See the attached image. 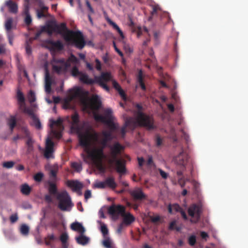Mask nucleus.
<instances>
[{
  "instance_id": "nucleus-41",
  "label": "nucleus",
  "mask_w": 248,
  "mask_h": 248,
  "mask_svg": "<svg viewBox=\"0 0 248 248\" xmlns=\"http://www.w3.org/2000/svg\"><path fill=\"white\" fill-rule=\"evenodd\" d=\"M31 191L30 187L26 184H23L21 186V192L25 195H28Z\"/></svg>"
},
{
  "instance_id": "nucleus-11",
  "label": "nucleus",
  "mask_w": 248,
  "mask_h": 248,
  "mask_svg": "<svg viewBox=\"0 0 248 248\" xmlns=\"http://www.w3.org/2000/svg\"><path fill=\"white\" fill-rule=\"evenodd\" d=\"M81 80L87 85H93L95 83H106L111 80V75L109 72H102L100 76H95L94 79H92L88 75H84L81 78Z\"/></svg>"
},
{
  "instance_id": "nucleus-48",
  "label": "nucleus",
  "mask_w": 248,
  "mask_h": 248,
  "mask_svg": "<svg viewBox=\"0 0 248 248\" xmlns=\"http://www.w3.org/2000/svg\"><path fill=\"white\" fill-rule=\"evenodd\" d=\"M178 176L179 177L178 180V183L181 186V187H184L186 185V180L184 178L183 174L182 176ZM186 181H188V180L186 179Z\"/></svg>"
},
{
  "instance_id": "nucleus-62",
  "label": "nucleus",
  "mask_w": 248,
  "mask_h": 248,
  "mask_svg": "<svg viewBox=\"0 0 248 248\" xmlns=\"http://www.w3.org/2000/svg\"><path fill=\"white\" fill-rule=\"evenodd\" d=\"M158 170L159 171L160 175L163 179H166L167 178L168 176V174L162 170L161 169H158Z\"/></svg>"
},
{
  "instance_id": "nucleus-52",
  "label": "nucleus",
  "mask_w": 248,
  "mask_h": 248,
  "mask_svg": "<svg viewBox=\"0 0 248 248\" xmlns=\"http://www.w3.org/2000/svg\"><path fill=\"white\" fill-rule=\"evenodd\" d=\"M133 32H135L137 34V36L139 38L142 35V29L140 26H138L137 28H134Z\"/></svg>"
},
{
  "instance_id": "nucleus-46",
  "label": "nucleus",
  "mask_w": 248,
  "mask_h": 248,
  "mask_svg": "<svg viewBox=\"0 0 248 248\" xmlns=\"http://www.w3.org/2000/svg\"><path fill=\"white\" fill-rule=\"evenodd\" d=\"M13 23V19L11 17L8 18L5 24V29L7 31H10L12 29V25Z\"/></svg>"
},
{
  "instance_id": "nucleus-42",
  "label": "nucleus",
  "mask_w": 248,
  "mask_h": 248,
  "mask_svg": "<svg viewBox=\"0 0 248 248\" xmlns=\"http://www.w3.org/2000/svg\"><path fill=\"white\" fill-rule=\"evenodd\" d=\"M101 223V227H100V231L102 232L103 236L104 238H106V237H108L107 235L108 233V230L107 228V226L106 224H105L103 223Z\"/></svg>"
},
{
  "instance_id": "nucleus-61",
  "label": "nucleus",
  "mask_w": 248,
  "mask_h": 248,
  "mask_svg": "<svg viewBox=\"0 0 248 248\" xmlns=\"http://www.w3.org/2000/svg\"><path fill=\"white\" fill-rule=\"evenodd\" d=\"M50 82H51V79L48 71L46 70L45 73V83Z\"/></svg>"
},
{
  "instance_id": "nucleus-27",
  "label": "nucleus",
  "mask_w": 248,
  "mask_h": 248,
  "mask_svg": "<svg viewBox=\"0 0 248 248\" xmlns=\"http://www.w3.org/2000/svg\"><path fill=\"white\" fill-rule=\"evenodd\" d=\"M131 195L136 200H142L146 198V195L140 189H137L132 191Z\"/></svg>"
},
{
  "instance_id": "nucleus-23",
  "label": "nucleus",
  "mask_w": 248,
  "mask_h": 248,
  "mask_svg": "<svg viewBox=\"0 0 248 248\" xmlns=\"http://www.w3.org/2000/svg\"><path fill=\"white\" fill-rule=\"evenodd\" d=\"M123 217V223L125 225H129L132 223L135 220V217L130 213H124L122 216Z\"/></svg>"
},
{
  "instance_id": "nucleus-18",
  "label": "nucleus",
  "mask_w": 248,
  "mask_h": 248,
  "mask_svg": "<svg viewBox=\"0 0 248 248\" xmlns=\"http://www.w3.org/2000/svg\"><path fill=\"white\" fill-rule=\"evenodd\" d=\"M62 121L61 118L58 119L57 120H50V127L52 128L54 125L57 126L59 129L60 131H62L63 129V127L62 125ZM54 134L58 138L61 137V131L57 132L56 131H53Z\"/></svg>"
},
{
  "instance_id": "nucleus-26",
  "label": "nucleus",
  "mask_w": 248,
  "mask_h": 248,
  "mask_svg": "<svg viewBox=\"0 0 248 248\" xmlns=\"http://www.w3.org/2000/svg\"><path fill=\"white\" fill-rule=\"evenodd\" d=\"M55 181H48L47 182L48 184V190L49 194L51 195H55L57 196V194L60 192H58V189L57 188L56 185L55 184Z\"/></svg>"
},
{
  "instance_id": "nucleus-14",
  "label": "nucleus",
  "mask_w": 248,
  "mask_h": 248,
  "mask_svg": "<svg viewBox=\"0 0 248 248\" xmlns=\"http://www.w3.org/2000/svg\"><path fill=\"white\" fill-rule=\"evenodd\" d=\"M125 211V208L122 205L112 204L108 208V213L113 220H117L120 216H122Z\"/></svg>"
},
{
  "instance_id": "nucleus-37",
  "label": "nucleus",
  "mask_w": 248,
  "mask_h": 248,
  "mask_svg": "<svg viewBox=\"0 0 248 248\" xmlns=\"http://www.w3.org/2000/svg\"><path fill=\"white\" fill-rule=\"evenodd\" d=\"M58 170V168L57 166H54L53 168L50 170L49 176L51 179V181H56V176Z\"/></svg>"
},
{
  "instance_id": "nucleus-40",
  "label": "nucleus",
  "mask_w": 248,
  "mask_h": 248,
  "mask_svg": "<svg viewBox=\"0 0 248 248\" xmlns=\"http://www.w3.org/2000/svg\"><path fill=\"white\" fill-rule=\"evenodd\" d=\"M23 135L21 136L22 139H29L31 138L30 132L26 127H22L21 129Z\"/></svg>"
},
{
  "instance_id": "nucleus-2",
  "label": "nucleus",
  "mask_w": 248,
  "mask_h": 248,
  "mask_svg": "<svg viewBox=\"0 0 248 248\" xmlns=\"http://www.w3.org/2000/svg\"><path fill=\"white\" fill-rule=\"evenodd\" d=\"M136 108V109L134 111L135 118L130 117L127 119L125 122V125L121 129L122 137H124L126 133V127H129L132 129H134L138 125L147 127L149 128L153 127V123L151 118L142 112V106L139 104H137Z\"/></svg>"
},
{
  "instance_id": "nucleus-38",
  "label": "nucleus",
  "mask_w": 248,
  "mask_h": 248,
  "mask_svg": "<svg viewBox=\"0 0 248 248\" xmlns=\"http://www.w3.org/2000/svg\"><path fill=\"white\" fill-rule=\"evenodd\" d=\"M21 108L22 111L24 113L28 114L31 118H32L33 116L35 115L34 113L33 110L30 108L26 107L25 104L21 105Z\"/></svg>"
},
{
  "instance_id": "nucleus-34",
  "label": "nucleus",
  "mask_w": 248,
  "mask_h": 248,
  "mask_svg": "<svg viewBox=\"0 0 248 248\" xmlns=\"http://www.w3.org/2000/svg\"><path fill=\"white\" fill-rule=\"evenodd\" d=\"M182 208L178 204H170L168 206V212L170 214H172L174 212H179Z\"/></svg>"
},
{
  "instance_id": "nucleus-45",
  "label": "nucleus",
  "mask_w": 248,
  "mask_h": 248,
  "mask_svg": "<svg viewBox=\"0 0 248 248\" xmlns=\"http://www.w3.org/2000/svg\"><path fill=\"white\" fill-rule=\"evenodd\" d=\"M28 99L30 103L35 102L36 100L35 95L34 93L31 90L28 95Z\"/></svg>"
},
{
  "instance_id": "nucleus-21",
  "label": "nucleus",
  "mask_w": 248,
  "mask_h": 248,
  "mask_svg": "<svg viewBox=\"0 0 248 248\" xmlns=\"http://www.w3.org/2000/svg\"><path fill=\"white\" fill-rule=\"evenodd\" d=\"M76 242L80 245L85 246L90 242V238L85 236L84 233L80 234L75 238Z\"/></svg>"
},
{
  "instance_id": "nucleus-20",
  "label": "nucleus",
  "mask_w": 248,
  "mask_h": 248,
  "mask_svg": "<svg viewBox=\"0 0 248 248\" xmlns=\"http://www.w3.org/2000/svg\"><path fill=\"white\" fill-rule=\"evenodd\" d=\"M5 6L8 9L9 12L13 14H16L18 12L17 4L12 0H7L5 2Z\"/></svg>"
},
{
  "instance_id": "nucleus-10",
  "label": "nucleus",
  "mask_w": 248,
  "mask_h": 248,
  "mask_svg": "<svg viewBox=\"0 0 248 248\" xmlns=\"http://www.w3.org/2000/svg\"><path fill=\"white\" fill-rule=\"evenodd\" d=\"M56 199L59 201L58 207L61 211H70L74 206L71 199L66 191L58 193Z\"/></svg>"
},
{
  "instance_id": "nucleus-33",
  "label": "nucleus",
  "mask_w": 248,
  "mask_h": 248,
  "mask_svg": "<svg viewBox=\"0 0 248 248\" xmlns=\"http://www.w3.org/2000/svg\"><path fill=\"white\" fill-rule=\"evenodd\" d=\"M106 20H107L108 23L110 25L112 26V27L118 31V32L119 33L120 36L122 38H124V35L123 34V32L122 31V30L120 29V28L118 27V26L108 17H107Z\"/></svg>"
},
{
  "instance_id": "nucleus-9",
  "label": "nucleus",
  "mask_w": 248,
  "mask_h": 248,
  "mask_svg": "<svg viewBox=\"0 0 248 248\" xmlns=\"http://www.w3.org/2000/svg\"><path fill=\"white\" fill-rule=\"evenodd\" d=\"M112 110L110 108H107L104 110L105 116L101 114L95 113L94 114V118L97 122H101L106 124L109 128L108 131H113L118 129V125L115 124L112 120L111 114Z\"/></svg>"
},
{
  "instance_id": "nucleus-32",
  "label": "nucleus",
  "mask_w": 248,
  "mask_h": 248,
  "mask_svg": "<svg viewBox=\"0 0 248 248\" xmlns=\"http://www.w3.org/2000/svg\"><path fill=\"white\" fill-rule=\"evenodd\" d=\"M34 140H32V137L27 139L26 141V145L27 146V153L30 154L34 150L33 144Z\"/></svg>"
},
{
  "instance_id": "nucleus-30",
  "label": "nucleus",
  "mask_w": 248,
  "mask_h": 248,
  "mask_svg": "<svg viewBox=\"0 0 248 248\" xmlns=\"http://www.w3.org/2000/svg\"><path fill=\"white\" fill-rule=\"evenodd\" d=\"M137 79L142 90L145 91L146 90V86L143 82V75L141 70H139Z\"/></svg>"
},
{
  "instance_id": "nucleus-4",
  "label": "nucleus",
  "mask_w": 248,
  "mask_h": 248,
  "mask_svg": "<svg viewBox=\"0 0 248 248\" xmlns=\"http://www.w3.org/2000/svg\"><path fill=\"white\" fill-rule=\"evenodd\" d=\"M72 92L71 100L77 97L81 98V104L85 108L98 110L100 108L101 102L98 95H94L88 99L86 97L89 94L88 91H85L78 88Z\"/></svg>"
},
{
  "instance_id": "nucleus-7",
  "label": "nucleus",
  "mask_w": 248,
  "mask_h": 248,
  "mask_svg": "<svg viewBox=\"0 0 248 248\" xmlns=\"http://www.w3.org/2000/svg\"><path fill=\"white\" fill-rule=\"evenodd\" d=\"M70 62L76 64L78 62V60L72 54L67 61H65L63 58L57 59L53 57L51 61L52 70L58 74L65 72L70 66Z\"/></svg>"
},
{
  "instance_id": "nucleus-28",
  "label": "nucleus",
  "mask_w": 248,
  "mask_h": 248,
  "mask_svg": "<svg viewBox=\"0 0 248 248\" xmlns=\"http://www.w3.org/2000/svg\"><path fill=\"white\" fill-rule=\"evenodd\" d=\"M104 181L106 187H108L112 189H114L117 187V185L113 177H108Z\"/></svg>"
},
{
  "instance_id": "nucleus-59",
  "label": "nucleus",
  "mask_w": 248,
  "mask_h": 248,
  "mask_svg": "<svg viewBox=\"0 0 248 248\" xmlns=\"http://www.w3.org/2000/svg\"><path fill=\"white\" fill-rule=\"evenodd\" d=\"M51 82L45 83V90L47 93H50L51 91Z\"/></svg>"
},
{
  "instance_id": "nucleus-44",
  "label": "nucleus",
  "mask_w": 248,
  "mask_h": 248,
  "mask_svg": "<svg viewBox=\"0 0 248 248\" xmlns=\"http://www.w3.org/2000/svg\"><path fill=\"white\" fill-rule=\"evenodd\" d=\"M31 39L27 40L26 42V51L28 55H31Z\"/></svg>"
},
{
  "instance_id": "nucleus-31",
  "label": "nucleus",
  "mask_w": 248,
  "mask_h": 248,
  "mask_svg": "<svg viewBox=\"0 0 248 248\" xmlns=\"http://www.w3.org/2000/svg\"><path fill=\"white\" fill-rule=\"evenodd\" d=\"M41 28L43 32H47L49 35H51L53 32H56L54 24H48L46 26H42Z\"/></svg>"
},
{
  "instance_id": "nucleus-51",
  "label": "nucleus",
  "mask_w": 248,
  "mask_h": 248,
  "mask_svg": "<svg viewBox=\"0 0 248 248\" xmlns=\"http://www.w3.org/2000/svg\"><path fill=\"white\" fill-rule=\"evenodd\" d=\"M17 97L19 102L23 104H25V98L23 93L20 91H18L17 93Z\"/></svg>"
},
{
  "instance_id": "nucleus-54",
  "label": "nucleus",
  "mask_w": 248,
  "mask_h": 248,
  "mask_svg": "<svg viewBox=\"0 0 248 248\" xmlns=\"http://www.w3.org/2000/svg\"><path fill=\"white\" fill-rule=\"evenodd\" d=\"M68 235L66 233H62L60 236V240L62 243L67 242Z\"/></svg>"
},
{
  "instance_id": "nucleus-6",
  "label": "nucleus",
  "mask_w": 248,
  "mask_h": 248,
  "mask_svg": "<svg viewBox=\"0 0 248 248\" xmlns=\"http://www.w3.org/2000/svg\"><path fill=\"white\" fill-rule=\"evenodd\" d=\"M123 149V146L119 142L114 143L110 147L112 158L108 160V163L114 165L117 172L121 174L126 172L125 161L124 159H117V157Z\"/></svg>"
},
{
  "instance_id": "nucleus-22",
  "label": "nucleus",
  "mask_w": 248,
  "mask_h": 248,
  "mask_svg": "<svg viewBox=\"0 0 248 248\" xmlns=\"http://www.w3.org/2000/svg\"><path fill=\"white\" fill-rule=\"evenodd\" d=\"M40 9L36 10L37 17L38 18H46L48 17L49 14L47 13L48 8L45 6H41Z\"/></svg>"
},
{
  "instance_id": "nucleus-12",
  "label": "nucleus",
  "mask_w": 248,
  "mask_h": 248,
  "mask_svg": "<svg viewBox=\"0 0 248 248\" xmlns=\"http://www.w3.org/2000/svg\"><path fill=\"white\" fill-rule=\"evenodd\" d=\"M156 71L158 75V79L157 80L159 86V88H165L169 89L170 86L169 83L171 80V77L167 73L164 72L161 67H157L156 65Z\"/></svg>"
},
{
  "instance_id": "nucleus-13",
  "label": "nucleus",
  "mask_w": 248,
  "mask_h": 248,
  "mask_svg": "<svg viewBox=\"0 0 248 248\" xmlns=\"http://www.w3.org/2000/svg\"><path fill=\"white\" fill-rule=\"evenodd\" d=\"M188 215L191 217L190 221L193 223L198 222L200 219L202 213V208L200 205L197 204H191L187 210Z\"/></svg>"
},
{
  "instance_id": "nucleus-63",
  "label": "nucleus",
  "mask_w": 248,
  "mask_h": 248,
  "mask_svg": "<svg viewBox=\"0 0 248 248\" xmlns=\"http://www.w3.org/2000/svg\"><path fill=\"white\" fill-rule=\"evenodd\" d=\"M100 86H101L102 88H103L104 89H105L106 91L108 92L109 91V87L106 84V83L104 82H100V83H97Z\"/></svg>"
},
{
  "instance_id": "nucleus-56",
  "label": "nucleus",
  "mask_w": 248,
  "mask_h": 248,
  "mask_svg": "<svg viewBox=\"0 0 248 248\" xmlns=\"http://www.w3.org/2000/svg\"><path fill=\"white\" fill-rule=\"evenodd\" d=\"M18 219V217L17 213L12 215L10 217V220L11 223L16 222Z\"/></svg>"
},
{
  "instance_id": "nucleus-19",
  "label": "nucleus",
  "mask_w": 248,
  "mask_h": 248,
  "mask_svg": "<svg viewBox=\"0 0 248 248\" xmlns=\"http://www.w3.org/2000/svg\"><path fill=\"white\" fill-rule=\"evenodd\" d=\"M102 135L103 136V138L101 141V144L102 145V147L101 148H103L104 149L105 147L107 146L108 142L113 139L114 137L111 131H103Z\"/></svg>"
},
{
  "instance_id": "nucleus-15",
  "label": "nucleus",
  "mask_w": 248,
  "mask_h": 248,
  "mask_svg": "<svg viewBox=\"0 0 248 248\" xmlns=\"http://www.w3.org/2000/svg\"><path fill=\"white\" fill-rule=\"evenodd\" d=\"M45 47L51 51H61L64 48L62 43L60 40L54 41L51 39H47L45 41Z\"/></svg>"
},
{
  "instance_id": "nucleus-1",
  "label": "nucleus",
  "mask_w": 248,
  "mask_h": 248,
  "mask_svg": "<svg viewBox=\"0 0 248 248\" xmlns=\"http://www.w3.org/2000/svg\"><path fill=\"white\" fill-rule=\"evenodd\" d=\"M71 129L78 134L81 146H87L91 142L98 141L99 136L97 132L90 129L82 131V127L79 125V116L77 112L71 116Z\"/></svg>"
},
{
  "instance_id": "nucleus-36",
  "label": "nucleus",
  "mask_w": 248,
  "mask_h": 248,
  "mask_svg": "<svg viewBox=\"0 0 248 248\" xmlns=\"http://www.w3.org/2000/svg\"><path fill=\"white\" fill-rule=\"evenodd\" d=\"M32 121L31 122V124L35 127L37 129H40L42 128V125L38 117L35 115L31 118Z\"/></svg>"
},
{
  "instance_id": "nucleus-17",
  "label": "nucleus",
  "mask_w": 248,
  "mask_h": 248,
  "mask_svg": "<svg viewBox=\"0 0 248 248\" xmlns=\"http://www.w3.org/2000/svg\"><path fill=\"white\" fill-rule=\"evenodd\" d=\"M54 143L50 139L48 138L46 140V147L44 152V156L47 159L54 158Z\"/></svg>"
},
{
  "instance_id": "nucleus-43",
  "label": "nucleus",
  "mask_w": 248,
  "mask_h": 248,
  "mask_svg": "<svg viewBox=\"0 0 248 248\" xmlns=\"http://www.w3.org/2000/svg\"><path fill=\"white\" fill-rule=\"evenodd\" d=\"M21 233L23 235H27L29 233V227L26 224H22L20 229Z\"/></svg>"
},
{
  "instance_id": "nucleus-35",
  "label": "nucleus",
  "mask_w": 248,
  "mask_h": 248,
  "mask_svg": "<svg viewBox=\"0 0 248 248\" xmlns=\"http://www.w3.org/2000/svg\"><path fill=\"white\" fill-rule=\"evenodd\" d=\"M71 74L73 77H77L78 76H79V80L84 83V82L81 80V78L82 77V75H87L86 74L82 73V72H80L78 68V67L76 66H74L71 71Z\"/></svg>"
},
{
  "instance_id": "nucleus-24",
  "label": "nucleus",
  "mask_w": 248,
  "mask_h": 248,
  "mask_svg": "<svg viewBox=\"0 0 248 248\" xmlns=\"http://www.w3.org/2000/svg\"><path fill=\"white\" fill-rule=\"evenodd\" d=\"M67 185L68 186L73 188V190L75 191L80 190L83 186L82 184L77 180L68 181Z\"/></svg>"
},
{
  "instance_id": "nucleus-3",
  "label": "nucleus",
  "mask_w": 248,
  "mask_h": 248,
  "mask_svg": "<svg viewBox=\"0 0 248 248\" xmlns=\"http://www.w3.org/2000/svg\"><path fill=\"white\" fill-rule=\"evenodd\" d=\"M54 25L56 32L62 34V32H67L64 36V39L66 42L79 49L84 47L86 42L80 32L68 30L65 23H62L60 25Z\"/></svg>"
},
{
  "instance_id": "nucleus-58",
  "label": "nucleus",
  "mask_w": 248,
  "mask_h": 248,
  "mask_svg": "<svg viewBox=\"0 0 248 248\" xmlns=\"http://www.w3.org/2000/svg\"><path fill=\"white\" fill-rule=\"evenodd\" d=\"M95 62L96 63L95 68L96 70L98 71H101L102 70V64L100 61L98 59H96Z\"/></svg>"
},
{
  "instance_id": "nucleus-16",
  "label": "nucleus",
  "mask_w": 248,
  "mask_h": 248,
  "mask_svg": "<svg viewBox=\"0 0 248 248\" xmlns=\"http://www.w3.org/2000/svg\"><path fill=\"white\" fill-rule=\"evenodd\" d=\"M156 16H159L160 26H165L170 22V18L169 13L166 12H159L160 9L159 6L156 4Z\"/></svg>"
},
{
  "instance_id": "nucleus-49",
  "label": "nucleus",
  "mask_w": 248,
  "mask_h": 248,
  "mask_svg": "<svg viewBox=\"0 0 248 248\" xmlns=\"http://www.w3.org/2000/svg\"><path fill=\"white\" fill-rule=\"evenodd\" d=\"M94 187L97 188H102V189L106 188V186H105V181L96 182L94 184Z\"/></svg>"
},
{
  "instance_id": "nucleus-5",
  "label": "nucleus",
  "mask_w": 248,
  "mask_h": 248,
  "mask_svg": "<svg viewBox=\"0 0 248 248\" xmlns=\"http://www.w3.org/2000/svg\"><path fill=\"white\" fill-rule=\"evenodd\" d=\"M95 142H91L87 146H82L84 151L88 154L89 156L93 160L96 168L101 172H104L106 167L103 163V160L105 157L103 152V148L95 147L91 150L92 145Z\"/></svg>"
},
{
  "instance_id": "nucleus-47",
  "label": "nucleus",
  "mask_w": 248,
  "mask_h": 248,
  "mask_svg": "<svg viewBox=\"0 0 248 248\" xmlns=\"http://www.w3.org/2000/svg\"><path fill=\"white\" fill-rule=\"evenodd\" d=\"M71 167L77 172H80L82 170L81 165L77 162H73Z\"/></svg>"
},
{
  "instance_id": "nucleus-64",
  "label": "nucleus",
  "mask_w": 248,
  "mask_h": 248,
  "mask_svg": "<svg viewBox=\"0 0 248 248\" xmlns=\"http://www.w3.org/2000/svg\"><path fill=\"white\" fill-rule=\"evenodd\" d=\"M92 194L90 190H87L85 192L84 197L85 199L87 201V200L91 197Z\"/></svg>"
},
{
  "instance_id": "nucleus-57",
  "label": "nucleus",
  "mask_w": 248,
  "mask_h": 248,
  "mask_svg": "<svg viewBox=\"0 0 248 248\" xmlns=\"http://www.w3.org/2000/svg\"><path fill=\"white\" fill-rule=\"evenodd\" d=\"M196 242V239L195 235H191L188 238V243L189 244L193 246L195 245V243Z\"/></svg>"
},
{
  "instance_id": "nucleus-53",
  "label": "nucleus",
  "mask_w": 248,
  "mask_h": 248,
  "mask_svg": "<svg viewBox=\"0 0 248 248\" xmlns=\"http://www.w3.org/2000/svg\"><path fill=\"white\" fill-rule=\"evenodd\" d=\"M15 164L14 162L13 161H7L4 162L3 163L2 166L4 168H6L7 169L12 168Z\"/></svg>"
},
{
  "instance_id": "nucleus-29",
  "label": "nucleus",
  "mask_w": 248,
  "mask_h": 248,
  "mask_svg": "<svg viewBox=\"0 0 248 248\" xmlns=\"http://www.w3.org/2000/svg\"><path fill=\"white\" fill-rule=\"evenodd\" d=\"M112 85L113 88L116 90L120 96L123 98V99H126V95L125 94L123 91V90L121 88L120 85L119 84V83L116 82L115 80L112 81Z\"/></svg>"
},
{
  "instance_id": "nucleus-25",
  "label": "nucleus",
  "mask_w": 248,
  "mask_h": 248,
  "mask_svg": "<svg viewBox=\"0 0 248 248\" xmlns=\"http://www.w3.org/2000/svg\"><path fill=\"white\" fill-rule=\"evenodd\" d=\"M70 227L72 230L78 232L79 234L85 233L86 231L85 229L82 225L78 222H75L72 223Z\"/></svg>"
},
{
  "instance_id": "nucleus-8",
  "label": "nucleus",
  "mask_w": 248,
  "mask_h": 248,
  "mask_svg": "<svg viewBox=\"0 0 248 248\" xmlns=\"http://www.w3.org/2000/svg\"><path fill=\"white\" fill-rule=\"evenodd\" d=\"M173 161L179 169L176 172L177 176H182L186 166L190 163L188 155L183 150L177 155L174 157Z\"/></svg>"
},
{
  "instance_id": "nucleus-55",
  "label": "nucleus",
  "mask_w": 248,
  "mask_h": 248,
  "mask_svg": "<svg viewBox=\"0 0 248 248\" xmlns=\"http://www.w3.org/2000/svg\"><path fill=\"white\" fill-rule=\"evenodd\" d=\"M169 229L170 230H176L177 231H179V228L176 226V221L173 220L171 221L169 225Z\"/></svg>"
},
{
  "instance_id": "nucleus-60",
  "label": "nucleus",
  "mask_w": 248,
  "mask_h": 248,
  "mask_svg": "<svg viewBox=\"0 0 248 248\" xmlns=\"http://www.w3.org/2000/svg\"><path fill=\"white\" fill-rule=\"evenodd\" d=\"M32 21V19L30 15H26L25 22L27 25H30Z\"/></svg>"
},
{
  "instance_id": "nucleus-50",
  "label": "nucleus",
  "mask_w": 248,
  "mask_h": 248,
  "mask_svg": "<svg viewBox=\"0 0 248 248\" xmlns=\"http://www.w3.org/2000/svg\"><path fill=\"white\" fill-rule=\"evenodd\" d=\"M44 177V174L42 172H38L34 176V179L35 181L40 182H41Z\"/></svg>"
},
{
  "instance_id": "nucleus-39",
  "label": "nucleus",
  "mask_w": 248,
  "mask_h": 248,
  "mask_svg": "<svg viewBox=\"0 0 248 248\" xmlns=\"http://www.w3.org/2000/svg\"><path fill=\"white\" fill-rule=\"evenodd\" d=\"M7 124L9 125L11 131H12L16 124V117L13 116H11V117L8 120Z\"/></svg>"
}]
</instances>
